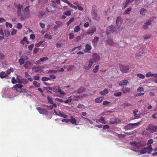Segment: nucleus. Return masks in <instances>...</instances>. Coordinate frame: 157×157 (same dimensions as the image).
<instances>
[{
	"label": "nucleus",
	"instance_id": "dca6fc26",
	"mask_svg": "<svg viewBox=\"0 0 157 157\" xmlns=\"http://www.w3.org/2000/svg\"><path fill=\"white\" fill-rule=\"evenodd\" d=\"M118 123L117 120L115 117L111 118L109 121V124H116Z\"/></svg>",
	"mask_w": 157,
	"mask_h": 157
},
{
	"label": "nucleus",
	"instance_id": "72a5a7b5",
	"mask_svg": "<svg viewBox=\"0 0 157 157\" xmlns=\"http://www.w3.org/2000/svg\"><path fill=\"white\" fill-rule=\"evenodd\" d=\"M133 127L132 123H130L127 125L125 127V128L127 129L130 130Z\"/></svg>",
	"mask_w": 157,
	"mask_h": 157
},
{
	"label": "nucleus",
	"instance_id": "2f4dec72",
	"mask_svg": "<svg viewBox=\"0 0 157 157\" xmlns=\"http://www.w3.org/2000/svg\"><path fill=\"white\" fill-rule=\"evenodd\" d=\"M82 117L86 121V122H89L90 124H93V121H91L88 118L84 117L83 116H82Z\"/></svg>",
	"mask_w": 157,
	"mask_h": 157
},
{
	"label": "nucleus",
	"instance_id": "c9c22d12",
	"mask_svg": "<svg viewBox=\"0 0 157 157\" xmlns=\"http://www.w3.org/2000/svg\"><path fill=\"white\" fill-rule=\"evenodd\" d=\"M116 24L117 25V27L119 29L121 27L122 23V20H116Z\"/></svg>",
	"mask_w": 157,
	"mask_h": 157
},
{
	"label": "nucleus",
	"instance_id": "4d7b16f0",
	"mask_svg": "<svg viewBox=\"0 0 157 157\" xmlns=\"http://www.w3.org/2000/svg\"><path fill=\"white\" fill-rule=\"evenodd\" d=\"M19 62L20 64V65H21L23 64L24 63V60L23 58L20 59H19Z\"/></svg>",
	"mask_w": 157,
	"mask_h": 157
},
{
	"label": "nucleus",
	"instance_id": "8fccbe9b",
	"mask_svg": "<svg viewBox=\"0 0 157 157\" xmlns=\"http://www.w3.org/2000/svg\"><path fill=\"white\" fill-rule=\"evenodd\" d=\"M80 30V28L79 26H76L74 29V30L75 32H78Z\"/></svg>",
	"mask_w": 157,
	"mask_h": 157
},
{
	"label": "nucleus",
	"instance_id": "a18cd8bd",
	"mask_svg": "<svg viewBox=\"0 0 157 157\" xmlns=\"http://www.w3.org/2000/svg\"><path fill=\"white\" fill-rule=\"evenodd\" d=\"M48 58L47 57H43L42 58H40V59L41 62H43L46 60H48Z\"/></svg>",
	"mask_w": 157,
	"mask_h": 157
},
{
	"label": "nucleus",
	"instance_id": "bb28decb",
	"mask_svg": "<svg viewBox=\"0 0 157 157\" xmlns=\"http://www.w3.org/2000/svg\"><path fill=\"white\" fill-rule=\"evenodd\" d=\"M58 116H60L61 117H63L64 118H66L68 117L67 115L66 114L60 111H59V115H58Z\"/></svg>",
	"mask_w": 157,
	"mask_h": 157
},
{
	"label": "nucleus",
	"instance_id": "f03ea898",
	"mask_svg": "<svg viewBox=\"0 0 157 157\" xmlns=\"http://www.w3.org/2000/svg\"><path fill=\"white\" fill-rule=\"evenodd\" d=\"M59 4H57V2H56L55 0H52V3L51 6L46 8V10L47 11L49 12H52L54 10L55 8H57V5Z\"/></svg>",
	"mask_w": 157,
	"mask_h": 157
},
{
	"label": "nucleus",
	"instance_id": "f8f14e48",
	"mask_svg": "<svg viewBox=\"0 0 157 157\" xmlns=\"http://www.w3.org/2000/svg\"><path fill=\"white\" fill-rule=\"evenodd\" d=\"M44 67H38L37 66H34L33 68V70L36 73H41L43 70H42Z\"/></svg>",
	"mask_w": 157,
	"mask_h": 157
},
{
	"label": "nucleus",
	"instance_id": "6e6552de",
	"mask_svg": "<svg viewBox=\"0 0 157 157\" xmlns=\"http://www.w3.org/2000/svg\"><path fill=\"white\" fill-rule=\"evenodd\" d=\"M90 59H92L95 63H97L99 61L100 57L98 54L94 53L92 55V58Z\"/></svg>",
	"mask_w": 157,
	"mask_h": 157
},
{
	"label": "nucleus",
	"instance_id": "9d476101",
	"mask_svg": "<svg viewBox=\"0 0 157 157\" xmlns=\"http://www.w3.org/2000/svg\"><path fill=\"white\" fill-rule=\"evenodd\" d=\"M52 88L53 91L55 92L59 93L60 94L62 95L65 94L64 92L62 91L61 89H60V87L59 86L54 87Z\"/></svg>",
	"mask_w": 157,
	"mask_h": 157
},
{
	"label": "nucleus",
	"instance_id": "69168bd1",
	"mask_svg": "<svg viewBox=\"0 0 157 157\" xmlns=\"http://www.w3.org/2000/svg\"><path fill=\"white\" fill-rule=\"evenodd\" d=\"M74 35L73 33H71L69 34V38L70 39H72L74 38Z\"/></svg>",
	"mask_w": 157,
	"mask_h": 157
},
{
	"label": "nucleus",
	"instance_id": "20e7f679",
	"mask_svg": "<svg viewBox=\"0 0 157 157\" xmlns=\"http://www.w3.org/2000/svg\"><path fill=\"white\" fill-rule=\"evenodd\" d=\"M120 70L122 73H127L129 71V66L128 65H124L120 64Z\"/></svg>",
	"mask_w": 157,
	"mask_h": 157
},
{
	"label": "nucleus",
	"instance_id": "7ed1b4c3",
	"mask_svg": "<svg viewBox=\"0 0 157 157\" xmlns=\"http://www.w3.org/2000/svg\"><path fill=\"white\" fill-rule=\"evenodd\" d=\"M94 63V62L92 59H90L88 61L86 62L84 66V69L87 70L90 68Z\"/></svg>",
	"mask_w": 157,
	"mask_h": 157
},
{
	"label": "nucleus",
	"instance_id": "58836bf2",
	"mask_svg": "<svg viewBox=\"0 0 157 157\" xmlns=\"http://www.w3.org/2000/svg\"><path fill=\"white\" fill-rule=\"evenodd\" d=\"M138 112V111L137 110L135 109L133 110V113L134 114V115L135 117L134 118L138 119L139 118L140 116H137V113Z\"/></svg>",
	"mask_w": 157,
	"mask_h": 157
},
{
	"label": "nucleus",
	"instance_id": "5fc2aeb1",
	"mask_svg": "<svg viewBox=\"0 0 157 157\" xmlns=\"http://www.w3.org/2000/svg\"><path fill=\"white\" fill-rule=\"evenodd\" d=\"M131 8H128L125 11L124 13L126 14H128L129 13L130 11L131 10Z\"/></svg>",
	"mask_w": 157,
	"mask_h": 157
},
{
	"label": "nucleus",
	"instance_id": "37998d69",
	"mask_svg": "<svg viewBox=\"0 0 157 157\" xmlns=\"http://www.w3.org/2000/svg\"><path fill=\"white\" fill-rule=\"evenodd\" d=\"M33 84L37 87H38L40 86V84L36 81H33Z\"/></svg>",
	"mask_w": 157,
	"mask_h": 157
},
{
	"label": "nucleus",
	"instance_id": "c756f323",
	"mask_svg": "<svg viewBox=\"0 0 157 157\" xmlns=\"http://www.w3.org/2000/svg\"><path fill=\"white\" fill-rule=\"evenodd\" d=\"M108 92V90L106 89L105 88L103 91H100L99 93L101 95H105V94H107Z\"/></svg>",
	"mask_w": 157,
	"mask_h": 157
},
{
	"label": "nucleus",
	"instance_id": "ddd939ff",
	"mask_svg": "<svg viewBox=\"0 0 157 157\" xmlns=\"http://www.w3.org/2000/svg\"><path fill=\"white\" fill-rule=\"evenodd\" d=\"M91 13L93 18L94 20H98L99 18V15L95 12V10H92Z\"/></svg>",
	"mask_w": 157,
	"mask_h": 157
},
{
	"label": "nucleus",
	"instance_id": "338daca9",
	"mask_svg": "<svg viewBox=\"0 0 157 157\" xmlns=\"http://www.w3.org/2000/svg\"><path fill=\"white\" fill-rule=\"evenodd\" d=\"M109 126L108 124L104 125L103 127V129L105 130L106 129H109Z\"/></svg>",
	"mask_w": 157,
	"mask_h": 157
},
{
	"label": "nucleus",
	"instance_id": "13d9d810",
	"mask_svg": "<svg viewBox=\"0 0 157 157\" xmlns=\"http://www.w3.org/2000/svg\"><path fill=\"white\" fill-rule=\"evenodd\" d=\"M6 26L7 27H10L11 28L12 27V25L11 24L7 22H6Z\"/></svg>",
	"mask_w": 157,
	"mask_h": 157
},
{
	"label": "nucleus",
	"instance_id": "052dcab7",
	"mask_svg": "<svg viewBox=\"0 0 157 157\" xmlns=\"http://www.w3.org/2000/svg\"><path fill=\"white\" fill-rule=\"evenodd\" d=\"M45 38H48L49 39H52V36H50L49 34H45L44 35Z\"/></svg>",
	"mask_w": 157,
	"mask_h": 157
},
{
	"label": "nucleus",
	"instance_id": "7c9ffc66",
	"mask_svg": "<svg viewBox=\"0 0 157 157\" xmlns=\"http://www.w3.org/2000/svg\"><path fill=\"white\" fill-rule=\"evenodd\" d=\"M147 152L148 153H151V151H152L153 148L150 145L148 146V147H147Z\"/></svg>",
	"mask_w": 157,
	"mask_h": 157
},
{
	"label": "nucleus",
	"instance_id": "39448f33",
	"mask_svg": "<svg viewBox=\"0 0 157 157\" xmlns=\"http://www.w3.org/2000/svg\"><path fill=\"white\" fill-rule=\"evenodd\" d=\"M116 30V28L113 25L109 26L107 28L106 30V33L107 34H110L112 33Z\"/></svg>",
	"mask_w": 157,
	"mask_h": 157
},
{
	"label": "nucleus",
	"instance_id": "4c0bfd02",
	"mask_svg": "<svg viewBox=\"0 0 157 157\" xmlns=\"http://www.w3.org/2000/svg\"><path fill=\"white\" fill-rule=\"evenodd\" d=\"M147 152V147L142 148L141 149L140 151V153L142 154H144Z\"/></svg>",
	"mask_w": 157,
	"mask_h": 157
},
{
	"label": "nucleus",
	"instance_id": "0eeeda50",
	"mask_svg": "<svg viewBox=\"0 0 157 157\" xmlns=\"http://www.w3.org/2000/svg\"><path fill=\"white\" fill-rule=\"evenodd\" d=\"M23 87V86L22 85L17 84L13 86V88L17 92L21 93L23 91L22 89Z\"/></svg>",
	"mask_w": 157,
	"mask_h": 157
},
{
	"label": "nucleus",
	"instance_id": "c03bdc74",
	"mask_svg": "<svg viewBox=\"0 0 157 157\" xmlns=\"http://www.w3.org/2000/svg\"><path fill=\"white\" fill-rule=\"evenodd\" d=\"M123 105L124 108L128 106H132L131 104L127 102L124 103L123 104Z\"/></svg>",
	"mask_w": 157,
	"mask_h": 157
},
{
	"label": "nucleus",
	"instance_id": "680f3d73",
	"mask_svg": "<svg viewBox=\"0 0 157 157\" xmlns=\"http://www.w3.org/2000/svg\"><path fill=\"white\" fill-rule=\"evenodd\" d=\"M143 37L145 40H147L151 36L150 35L148 34L144 35Z\"/></svg>",
	"mask_w": 157,
	"mask_h": 157
},
{
	"label": "nucleus",
	"instance_id": "e433bc0d",
	"mask_svg": "<svg viewBox=\"0 0 157 157\" xmlns=\"http://www.w3.org/2000/svg\"><path fill=\"white\" fill-rule=\"evenodd\" d=\"M107 42L109 45L113 46L114 45V43L112 40L109 39L107 41Z\"/></svg>",
	"mask_w": 157,
	"mask_h": 157
},
{
	"label": "nucleus",
	"instance_id": "09e8293b",
	"mask_svg": "<svg viewBox=\"0 0 157 157\" xmlns=\"http://www.w3.org/2000/svg\"><path fill=\"white\" fill-rule=\"evenodd\" d=\"M50 78L46 77H43L42 78V80L43 81H48L50 80Z\"/></svg>",
	"mask_w": 157,
	"mask_h": 157
},
{
	"label": "nucleus",
	"instance_id": "f704fd0d",
	"mask_svg": "<svg viewBox=\"0 0 157 157\" xmlns=\"http://www.w3.org/2000/svg\"><path fill=\"white\" fill-rule=\"evenodd\" d=\"M99 39V37L97 36L94 37V39L92 40V43L94 45H95L96 44L97 42L98 41Z\"/></svg>",
	"mask_w": 157,
	"mask_h": 157
},
{
	"label": "nucleus",
	"instance_id": "ea45409f",
	"mask_svg": "<svg viewBox=\"0 0 157 157\" xmlns=\"http://www.w3.org/2000/svg\"><path fill=\"white\" fill-rule=\"evenodd\" d=\"M99 66L98 65H96L93 70V72L95 73L97 72L99 70Z\"/></svg>",
	"mask_w": 157,
	"mask_h": 157
},
{
	"label": "nucleus",
	"instance_id": "cd10ccee",
	"mask_svg": "<svg viewBox=\"0 0 157 157\" xmlns=\"http://www.w3.org/2000/svg\"><path fill=\"white\" fill-rule=\"evenodd\" d=\"M85 90L86 89L84 87L82 86L78 89V93L79 94L83 93L85 91Z\"/></svg>",
	"mask_w": 157,
	"mask_h": 157
},
{
	"label": "nucleus",
	"instance_id": "423d86ee",
	"mask_svg": "<svg viewBox=\"0 0 157 157\" xmlns=\"http://www.w3.org/2000/svg\"><path fill=\"white\" fill-rule=\"evenodd\" d=\"M147 130H149L151 133L157 132V126L154 124H149L147 128Z\"/></svg>",
	"mask_w": 157,
	"mask_h": 157
},
{
	"label": "nucleus",
	"instance_id": "a878e982",
	"mask_svg": "<svg viewBox=\"0 0 157 157\" xmlns=\"http://www.w3.org/2000/svg\"><path fill=\"white\" fill-rule=\"evenodd\" d=\"M124 94L128 93L130 91V88L128 87H123L121 90Z\"/></svg>",
	"mask_w": 157,
	"mask_h": 157
},
{
	"label": "nucleus",
	"instance_id": "b1692460",
	"mask_svg": "<svg viewBox=\"0 0 157 157\" xmlns=\"http://www.w3.org/2000/svg\"><path fill=\"white\" fill-rule=\"evenodd\" d=\"M151 20H148V21L144 23V25L143 26V28L146 29L148 28V26L149 25L151 24Z\"/></svg>",
	"mask_w": 157,
	"mask_h": 157
},
{
	"label": "nucleus",
	"instance_id": "f3484780",
	"mask_svg": "<svg viewBox=\"0 0 157 157\" xmlns=\"http://www.w3.org/2000/svg\"><path fill=\"white\" fill-rule=\"evenodd\" d=\"M96 30V28L95 27H93L92 28L89 29L87 30V34L91 35L94 33Z\"/></svg>",
	"mask_w": 157,
	"mask_h": 157
},
{
	"label": "nucleus",
	"instance_id": "c85d7f7f",
	"mask_svg": "<svg viewBox=\"0 0 157 157\" xmlns=\"http://www.w3.org/2000/svg\"><path fill=\"white\" fill-rule=\"evenodd\" d=\"M8 76V75L5 72L3 71L0 73V77L2 78H6Z\"/></svg>",
	"mask_w": 157,
	"mask_h": 157
},
{
	"label": "nucleus",
	"instance_id": "5701e85b",
	"mask_svg": "<svg viewBox=\"0 0 157 157\" xmlns=\"http://www.w3.org/2000/svg\"><path fill=\"white\" fill-rule=\"evenodd\" d=\"M149 131V130H147V128L146 130L143 131L142 133V135L147 137H150L151 135L150 134V132Z\"/></svg>",
	"mask_w": 157,
	"mask_h": 157
},
{
	"label": "nucleus",
	"instance_id": "a19ab883",
	"mask_svg": "<svg viewBox=\"0 0 157 157\" xmlns=\"http://www.w3.org/2000/svg\"><path fill=\"white\" fill-rule=\"evenodd\" d=\"M47 99L48 100V103L51 104H53V102L52 101V98L51 97H50L49 96H48Z\"/></svg>",
	"mask_w": 157,
	"mask_h": 157
},
{
	"label": "nucleus",
	"instance_id": "e2e57ef3",
	"mask_svg": "<svg viewBox=\"0 0 157 157\" xmlns=\"http://www.w3.org/2000/svg\"><path fill=\"white\" fill-rule=\"evenodd\" d=\"M153 140L152 139H151L148 140L147 142V145L151 144H152L153 143Z\"/></svg>",
	"mask_w": 157,
	"mask_h": 157
},
{
	"label": "nucleus",
	"instance_id": "bf43d9fd",
	"mask_svg": "<svg viewBox=\"0 0 157 157\" xmlns=\"http://www.w3.org/2000/svg\"><path fill=\"white\" fill-rule=\"evenodd\" d=\"M82 48V47L81 46H80L78 47L74 48L72 49V51H75V50L77 48H78V50H80V49H81Z\"/></svg>",
	"mask_w": 157,
	"mask_h": 157
},
{
	"label": "nucleus",
	"instance_id": "4468645a",
	"mask_svg": "<svg viewBox=\"0 0 157 157\" xmlns=\"http://www.w3.org/2000/svg\"><path fill=\"white\" fill-rule=\"evenodd\" d=\"M14 6L17 8V13L18 15L20 16L21 15V10L23 8L22 6L20 4L17 5L16 3H14Z\"/></svg>",
	"mask_w": 157,
	"mask_h": 157
},
{
	"label": "nucleus",
	"instance_id": "de8ad7c7",
	"mask_svg": "<svg viewBox=\"0 0 157 157\" xmlns=\"http://www.w3.org/2000/svg\"><path fill=\"white\" fill-rule=\"evenodd\" d=\"M137 76L140 78L144 79L145 78V76L142 74L139 73L137 75Z\"/></svg>",
	"mask_w": 157,
	"mask_h": 157
},
{
	"label": "nucleus",
	"instance_id": "6e6d98bb",
	"mask_svg": "<svg viewBox=\"0 0 157 157\" xmlns=\"http://www.w3.org/2000/svg\"><path fill=\"white\" fill-rule=\"evenodd\" d=\"M80 98V96H74L73 97V100H78Z\"/></svg>",
	"mask_w": 157,
	"mask_h": 157
},
{
	"label": "nucleus",
	"instance_id": "6ab92c4d",
	"mask_svg": "<svg viewBox=\"0 0 157 157\" xmlns=\"http://www.w3.org/2000/svg\"><path fill=\"white\" fill-rule=\"evenodd\" d=\"M32 64V63L28 61L25 63L24 67L26 69H29L30 68Z\"/></svg>",
	"mask_w": 157,
	"mask_h": 157
},
{
	"label": "nucleus",
	"instance_id": "473e14b6",
	"mask_svg": "<svg viewBox=\"0 0 157 157\" xmlns=\"http://www.w3.org/2000/svg\"><path fill=\"white\" fill-rule=\"evenodd\" d=\"M46 14V13L44 11H40L38 13V16L40 17H43L45 16Z\"/></svg>",
	"mask_w": 157,
	"mask_h": 157
},
{
	"label": "nucleus",
	"instance_id": "49530a36",
	"mask_svg": "<svg viewBox=\"0 0 157 157\" xmlns=\"http://www.w3.org/2000/svg\"><path fill=\"white\" fill-rule=\"evenodd\" d=\"M74 67V65H69L67 68V70L68 71H71L73 69Z\"/></svg>",
	"mask_w": 157,
	"mask_h": 157
},
{
	"label": "nucleus",
	"instance_id": "0e129e2a",
	"mask_svg": "<svg viewBox=\"0 0 157 157\" xmlns=\"http://www.w3.org/2000/svg\"><path fill=\"white\" fill-rule=\"evenodd\" d=\"M62 121V122H65L66 123H68L69 122H70V119H63Z\"/></svg>",
	"mask_w": 157,
	"mask_h": 157
},
{
	"label": "nucleus",
	"instance_id": "aec40b11",
	"mask_svg": "<svg viewBox=\"0 0 157 157\" xmlns=\"http://www.w3.org/2000/svg\"><path fill=\"white\" fill-rule=\"evenodd\" d=\"M70 122L72 124H75V125H77L78 124L77 123L76 120L73 116L71 117L70 119Z\"/></svg>",
	"mask_w": 157,
	"mask_h": 157
},
{
	"label": "nucleus",
	"instance_id": "79ce46f5",
	"mask_svg": "<svg viewBox=\"0 0 157 157\" xmlns=\"http://www.w3.org/2000/svg\"><path fill=\"white\" fill-rule=\"evenodd\" d=\"M100 120H101V123L102 124H105L106 123V122L105 121V118L104 117H101Z\"/></svg>",
	"mask_w": 157,
	"mask_h": 157
},
{
	"label": "nucleus",
	"instance_id": "a211bd4d",
	"mask_svg": "<svg viewBox=\"0 0 157 157\" xmlns=\"http://www.w3.org/2000/svg\"><path fill=\"white\" fill-rule=\"evenodd\" d=\"M92 47L89 44H87L85 46V49L84 50V52L85 53H90L91 52L90 50Z\"/></svg>",
	"mask_w": 157,
	"mask_h": 157
},
{
	"label": "nucleus",
	"instance_id": "774afa93",
	"mask_svg": "<svg viewBox=\"0 0 157 157\" xmlns=\"http://www.w3.org/2000/svg\"><path fill=\"white\" fill-rule=\"evenodd\" d=\"M39 50L38 48H34L33 51V53L34 54H36L38 51Z\"/></svg>",
	"mask_w": 157,
	"mask_h": 157
},
{
	"label": "nucleus",
	"instance_id": "2eb2a0df",
	"mask_svg": "<svg viewBox=\"0 0 157 157\" xmlns=\"http://www.w3.org/2000/svg\"><path fill=\"white\" fill-rule=\"evenodd\" d=\"M64 40H60L56 44V47L57 48H60L64 45Z\"/></svg>",
	"mask_w": 157,
	"mask_h": 157
},
{
	"label": "nucleus",
	"instance_id": "f257e3e1",
	"mask_svg": "<svg viewBox=\"0 0 157 157\" xmlns=\"http://www.w3.org/2000/svg\"><path fill=\"white\" fill-rule=\"evenodd\" d=\"M29 8V6H28L24 10L25 13L24 17L23 15L21 14L20 17L21 20H24L25 19L28 18L30 17V12Z\"/></svg>",
	"mask_w": 157,
	"mask_h": 157
},
{
	"label": "nucleus",
	"instance_id": "3c124183",
	"mask_svg": "<svg viewBox=\"0 0 157 157\" xmlns=\"http://www.w3.org/2000/svg\"><path fill=\"white\" fill-rule=\"evenodd\" d=\"M43 41H40L37 44H36L35 45V46L36 47H39L43 43Z\"/></svg>",
	"mask_w": 157,
	"mask_h": 157
},
{
	"label": "nucleus",
	"instance_id": "864d4df0",
	"mask_svg": "<svg viewBox=\"0 0 157 157\" xmlns=\"http://www.w3.org/2000/svg\"><path fill=\"white\" fill-rule=\"evenodd\" d=\"M121 92H116L114 94V95L116 97L120 96L121 95Z\"/></svg>",
	"mask_w": 157,
	"mask_h": 157
},
{
	"label": "nucleus",
	"instance_id": "603ef678",
	"mask_svg": "<svg viewBox=\"0 0 157 157\" xmlns=\"http://www.w3.org/2000/svg\"><path fill=\"white\" fill-rule=\"evenodd\" d=\"M44 90H46L48 91L49 90H52V88L51 87L48 86L47 87H44Z\"/></svg>",
	"mask_w": 157,
	"mask_h": 157
},
{
	"label": "nucleus",
	"instance_id": "4be33fe9",
	"mask_svg": "<svg viewBox=\"0 0 157 157\" xmlns=\"http://www.w3.org/2000/svg\"><path fill=\"white\" fill-rule=\"evenodd\" d=\"M104 97H97L95 99V102L96 103H100L103 100Z\"/></svg>",
	"mask_w": 157,
	"mask_h": 157
},
{
	"label": "nucleus",
	"instance_id": "1a4fd4ad",
	"mask_svg": "<svg viewBox=\"0 0 157 157\" xmlns=\"http://www.w3.org/2000/svg\"><path fill=\"white\" fill-rule=\"evenodd\" d=\"M36 109L40 114H44L46 116L48 115V111L45 109L40 107H37Z\"/></svg>",
	"mask_w": 157,
	"mask_h": 157
},
{
	"label": "nucleus",
	"instance_id": "9b49d317",
	"mask_svg": "<svg viewBox=\"0 0 157 157\" xmlns=\"http://www.w3.org/2000/svg\"><path fill=\"white\" fill-rule=\"evenodd\" d=\"M130 144L133 147H136L137 149H139L142 146L140 142H136L135 141L130 142Z\"/></svg>",
	"mask_w": 157,
	"mask_h": 157
},
{
	"label": "nucleus",
	"instance_id": "393cba45",
	"mask_svg": "<svg viewBox=\"0 0 157 157\" xmlns=\"http://www.w3.org/2000/svg\"><path fill=\"white\" fill-rule=\"evenodd\" d=\"M128 83V81L127 80L124 79L121 81L119 83V85L120 86H126Z\"/></svg>",
	"mask_w": 157,
	"mask_h": 157
},
{
	"label": "nucleus",
	"instance_id": "412c9836",
	"mask_svg": "<svg viewBox=\"0 0 157 157\" xmlns=\"http://www.w3.org/2000/svg\"><path fill=\"white\" fill-rule=\"evenodd\" d=\"M17 82L20 83H23L25 84H26L28 83V81L26 79L23 78L21 79L19 78H18L17 79Z\"/></svg>",
	"mask_w": 157,
	"mask_h": 157
}]
</instances>
